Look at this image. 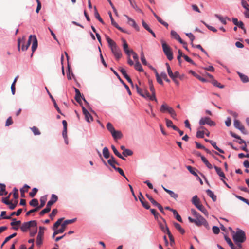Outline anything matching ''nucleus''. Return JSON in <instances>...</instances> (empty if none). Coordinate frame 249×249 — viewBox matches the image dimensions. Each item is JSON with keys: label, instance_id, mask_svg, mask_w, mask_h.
<instances>
[{"label": "nucleus", "instance_id": "obj_5", "mask_svg": "<svg viewBox=\"0 0 249 249\" xmlns=\"http://www.w3.org/2000/svg\"><path fill=\"white\" fill-rule=\"evenodd\" d=\"M192 202L195 206L201 211L203 213L206 215H208V212L206 209L203 207V206L200 204L199 199L198 198L197 196L195 195L192 198Z\"/></svg>", "mask_w": 249, "mask_h": 249}, {"label": "nucleus", "instance_id": "obj_46", "mask_svg": "<svg viewBox=\"0 0 249 249\" xmlns=\"http://www.w3.org/2000/svg\"><path fill=\"white\" fill-rule=\"evenodd\" d=\"M173 213L176 217V218L177 219V220H178V221H179L180 222H182V218H181V216L178 214L177 211L176 210H174V211H173Z\"/></svg>", "mask_w": 249, "mask_h": 249}, {"label": "nucleus", "instance_id": "obj_47", "mask_svg": "<svg viewBox=\"0 0 249 249\" xmlns=\"http://www.w3.org/2000/svg\"><path fill=\"white\" fill-rule=\"evenodd\" d=\"M30 205L33 207H37L38 205V201L37 199H33L30 202Z\"/></svg>", "mask_w": 249, "mask_h": 249}, {"label": "nucleus", "instance_id": "obj_31", "mask_svg": "<svg viewBox=\"0 0 249 249\" xmlns=\"http://www.w3.org/2000/svg\"><path fill=\"white\" fill-rule=\"evenodd\" d=\"M170 108V107L164 103L161 105L160 110V112L164 113L166 111L168 112Z\"/></svg>", "mask_w": 249, "mask_h": 249}, {"label": "nucleus", "instance_id": "obj_4", "mask_svg": "<svg viewBox=\"0 0 249 249\" xmlns=\"http://www.w3.org/2000/svg\"><path fill=\"white\" fill-rule=\"evenodd\" d=\"M161 42L164 54L166 55L169 60H172L173 58V56L171 48L164 41L162 40Z\"/></svg>", "mask_w": 249, "mask_h": 249}, {"label": "nucleus", "instance_id": "obj_15", "mask_svg": "<svg viewBox=\"0 0 249 249\" xmlns=\"http://www.w3.org/2000/svg\"><path fill=\"white\" fill-rule=\"evenodd\" d=\"M58 200L57 196L55 194H52L51 196V199L48 202L47 204V206H48L50 208L52 205H53L54 203H55Z\"/></svg>", "mask_w": 249, "mask_h": 249}, {"label": "nucleus", "instance_id": "obj_16", "mask_svg": "<svg viewBox=\"0 0 249 249\" xmlns=\"http://www.w3.org/2000/svg\"><path fill=\"white\" fill-rule=\"evenodd\" d=\"M119 70L122 73L124 77L127 80V81L131 84H133L132 81L130 77L127 75L126 71L123 68L120 67Z\"/></svg>", "mask_w": 249, "mask_h": 249}, {"label": "nucleus", "instance_id": "obj_49", "mask_svg": "<svg viewBox=\"0 0 249 249\" xmlns=\"http://www.w3.org/2000/svg\"><path fill=\"white\" fill-rule=\"evenodd\" d=\"M123 154L125 157L131 156L133 154V152L129 149H126L123 152Z\"/></svg>", "mask_w": 249, "mask_h": 249}, {"label": "nucleus", "instance_id": "obj_39", "mask_svg": "<svg viewBox=\"0 0 249 249\" xmlns=\"http://www.w3.org/2000/svg\"><path fill=\"white\" fill-rule=\"evenodd\" d=\"M64 218H61L57 220V221L54 223L53 229L54 230H57V228L61 225L62 222L63 221Z\"/></svg>", "mask_w": 249, "mask_h": 249}, {"label": "nucleus", "instance_id": "obj_21", "mask_svg": "<svg viewBox=\"0 0 249 249\" xmlns=\"http://www.w3.org/2000/svg\"><path fill=\"white\" fill-rule=\"evenodd\" d=\"M151 68L152 70H154V71L155 73L156 78L157 82L160 85H163V82L161 79L162 77L160 76V75H159V74L158 73V72L157 71V70L155 69H154L152 67Z\"/></svg>", "mask_w": 249, "mask_h": 249}, {"label": "nucleus", "instance_id": "obj_23", "mask_svg": "<svg viewBox=\"0 0 249 249\" xmlns=\"http://www.w3.org/2000/svg\"><path fill=\"white\" fill-rule=\"evenodd\" d=\"M207 194L212 199L213 201L215 202L217 200V196L210 189L206 190Z\"/></svg>", "mask_w": 249, "mask_h": 249}, {"label": "nucleus", "instance_id": "obj_53", "mask_svg": "<svg viewBox=\"0 0 249 249\" xmlns=\"http://www.w3.org/2000/svg\"><path fill=\"white\" fill-rule=\"evenodd\" d=\"M11 195V193H10L9 195L6 197L2 198V202L5 204H10V201H9L10 196Z\"/></svg>", "mask_w": 249, "mask_h": 249}, {"label": "nucleus", "instance_id": "obj_24", "mask_svg": "<svg viewBox=\"0 0 249 249\" xmlns=\"http://www.w3.org/2000/svg\"><path fill=\"white\" fill-rule=\"evenodd\" d=\"M30 188V187L29 186H28L27 184H25L24 185L23 187L22 188L20 189V193H21V196L22 197H25L24 193L25 192H27L28 190V189H29Z\"/></svg>", "mask_w": 249, "mask_h": 249}, {"label": "nucleus", "instance_id": "obj_55", "mask_svg": "<svg viewBox=\"0 0 249 249\" xmlns=\"http://www.w3.org/2000/svg\"><path fill=\"white\" fill-rule=\"evenodd\" d=\"M187 168L188 170V171L193 175H194L196 177H198V175L197 173L194 171V169L191 167V166H187Z\"/></svg>", "mask_w": 249, "mask_h": 249}, {"label": "nucleus", "instance_id": "obj_7", "mask_svg": "<svg viewBox=\"0 0 249 249\" xmlns=\"http://www.w3.org/2000/svg\"><path fill=\"white\" fill-rule=\"evenodd\" d=\"M109 47L115 58L118 60L122 56L120 48L117 46L116 43L114 44Z\"/></svg>", "mask_w": 249, "mask_h": 249}, {"label": "nucleus", "instance_id": "obj_30", "mask_svg": "<svg viewBox=\"0 0 249 249\" xmlns=\"http://www.w3.org/2000/svg\"><path fill=\"white\" fill-rule=\"evenodd\" d=\"M111 148L115 155H116L120 159H122L124 160H125V159L123 156H122V155L118 151V150L116 149V148L113 145H111Z\"/></svg>", "mask_w": 249, "mask_h": 249}, {"label": "nucleus", "instance_id": "obj_8", "mask_svg": "<svg viewBox=\"0 0 249 249\" xmlns=\"http://www.w3.org/2000/svg\"><path fill=\"white\" fill-rule=\"evenodd\" d=\"M195 224L197 226L204 225L206 228H209L207 221L201 215L196 217Z\"/></svg>", "mask_w": 249, "mask_h": 249}, {"label": "nucleus", "instance_id": "obj_38", "mask_svg": "<svg viewBox=\"0 0 249 249\" xmlns=\"http://www.w3.org/2000/svg\"><path fill=\"white\" fill-rule=\"evenodd\" d=\"M49 94L50 95V98L52 99V101L53 102V104H54V106L55 107V108H56V109L57 110V111L59 113H61V111H60V108H59L58 106H57L54 99L53 98V97L52 96V95L49 93V92L48 91H47Z\"/></svg>", "mask_w": 249, "mask_h": 249}, {"label": "nucleus", "instance_id": "obj_51", "mask_svg": "<svg viewBox=\"0 0 249 249\" xmlns=\"http://www.w3.org/2000/svg\"><path fill=\"white\" fill-rule=\"evenodd\" d=\"M146 196L155 206L158 204V202L156 201L149 195L147 194H146Z\"/></svg>", "mask_w": 249, "mask_h": 249}, {"label": "nucleus", "instance_id": "obj_32", "mask_svg": "<svg viewBox=\"0 0 249 249\" xmlns=\"http://www.w3.org/2000/svg\"><path fill=\"white\" fill-rule=\"evenodd\" d=\"M214 169H215V171L217 173V174L221 178H225V174L222 172L221 169L219 167H218L216 166H214Z\"/></svg>", "mask_w": 249, "mask_h": 249}, {"label": "nucleus", "instance_id": "obj_28", "mask_svg": "<svg viewBox=\"0 0 249 249\" xmlns=\"http://www.w3.org/2000/svg\"><path fill=\"white\" fill-rule=\"evenodd\" d=\"M201 159L202 161L209 169H211L213 168L212 165L209 162L208 160L205 157H204L203 156H201Z\"/></svg>", "mask_w": 249, "mask_h": 249}, {"label": "nucleus", "instance_id": "obj_12", "mask_svg": "<svg viewBox=\"0 0 249 249\" xmlns=\"http://www.w3.org/2000/svg\"><path fill=\"white\" fill-rule=\"evenodd\" d=\"M82 111L85 115V119L89 123L93 121L92 116L84 107H82Z\"/></svg>", "mask_w": 249, "mask_h": 249}, {"label": "nucleus", "instance_id": "obj_11", "mask_svg": "<svg viewBox=\"0 0 249 249\" xmlns=\"http://www.w3.org/2000/svg\"><path fill=\"white\" fill-rule=\"evenodd\" d=\"M45 228L39 227V230L36 238V244L40 246L42 244V239L44 235Z\"/></svg>", "mask_w": 249, "mask_h": 249}, {"label": "nucleus", "instance_id": "obj_64", "mask_svg": "<svg viewBox=\"0 0 249 249\" xmlns=\"http://www.w3.org/2000/svg\"><path fill=\"white\" fill-rule=\"evenodd\" d=\"M236 197L239 199V200L242 201L243 202L246 203V204H247L248 205H249V201L248 199L243 197L242 196H236Z\"/></svg>", "mask_w": 249, "mask_h": 249}, {"label": "nucleus", "instance_id": "obj_10", "mask_svg": "<svg viewBox=\"0 0 249 249\" xmlns=\"http://www.w3.org/2000/svg\"><path fill=\"white\" fill-rule=\"evenodd\" d=\"M233 124L236 128L240 130L244 134H248L244 126L241 124V122L239 120L236 119L234 120Z\"/></svg>", "mask_w": 249, "mask_h": 249}, {"label": "nucleus", "instance_id": "obj_35", "mask_svg": "<svg viewBox=\"0 0 249 249\" xmlns=\"http://www.w3.org/2000/svg\"><path fill=\"white\" fill-rule=\"evenodd\" d=\"M155 17L157 18L158 21L162 25H164L166 28L168 26V24L163 21L160 17H159L157 15L155 14Z\"/></svg>", "mask_w": 249, "mask_h": 249}, {"label": "nucleus", "instance_id": "obj_61", "mask_svg": "<svg viewBox=\"0 0 249 249\" xmlns=\"http://www.w3.org/2000/svg\"><path fill=\"white\" fill-rule=\"evenodd\" d=\"M224 238H225L226 241L227 242V243L229 244V245L230 246V247H233V244L231 240L226 235L224 236Z\"/></svg>", "mask_w": 249, "mask_h": 249}, {"label": "nucleus", "instance_id": "obj_34", "mask_svg": "<svg viewBox=\"0 0 249 249\" xmlns=\"http://www.w3.org/2000/svg\"><path fill=\"white\" fill-rule=\"evenodd\" d=\"M103 154L104 157L106 159H108L109 157H110L109 151V150L107 148V147H104L103 148Z\"/></svg>", "mask_w": 249, "mask_h": 249}, {"label": "nucleus", "instance_id": "obj_33", "mask_svg": "<svg viewBox=\"0 0 249 249\" xmlns=\"http://www.w3.org/2000/svg\"><path fill=\"white\" fill-rule=\"evenodd\" d=\"M21 224L20 221H12L11 223V225L13 226V229L17 230L18 229V226L20 225Z\"/></svg>", "mask_w": 249, "mask_h": 249}, {"label": "nucleus", "instance_id": "obj_58", "mask_svg": "<svg viewBox=\"0 0 249 249\" xmlns=\"http://www.w3.org/2000/svg\"><path fill=\"white\" fill-rule=\"evenodd\" d=\"M38 191V189L36 188H34L32 191L29 193V196L31 197H33L35 196L36 194L37 193Z\"/></svg>", "mask_w": 249, "mask_h": 249}, {"label": "nucleus", "instance_id": "obj_2", "mask_svg": "<svg viewBox=\"0 0 249 249\" xmlns=\"http://www.w3.org/2000/svg\"><path fill=\"white\" fill-rule=\"evenodd\" d=\"M231 234L232 235V238L234 242L243 243L246 241L245 232L240 229H237L236 232L232 231Z\"/></svg>", "mask_w": 249, "mask_h": 249}, {"label": "nucleus", "instance_id": "obj_20", "mask_svg": "<svg viewBox=\"0 0 249 249\" xmlns=\"http://www.w3.org/2000/svg\"><path fill=\"white\" fill-rule=\"evenodd\" d=\"M165 229L166 230L167 234H168V237H169V239H170V245H171V246H173L174 244H175V241H174V237L172 235V234H171V233L169 228H168V227H166Z\"/></svg>", "mask_w": 249, "mask_h": 249}, {"label": "nucleus", "instance_id": "obj_36", "mask_svg": "<svg viewBox=\"0 0 249 249\" xmlns=\"http://www.w3.org/2000/svg\"><path fill=\"white\" fill-rule=\"evenodd\" d=\"M215 17H216L223 24H226L227 22L226 21V18H227L228 20H230V19L228 18H224L222 16L219 15L215 14Z\"/></svg>", "mask_w": 249, "mask_h": 249}, {"label": "nucleus", "instance_id": "obj_42", "mask_svg": "<svg viewBox=\"0 0 249 249\" xmlns=\"http://www.w3.org/2000/svg\"><path fill=\"white\" fill-rule=\"evenodd\" d=\"M107 128L111 134L115 131L113 125L110 123H108L107 124Z\"/></svg>", "mask_w": 249, "mask_h": 249}, {"label": "nucleus", "instance_id": "obj_63", "mask_svg": "<svg viewBox=\"0 0 249 249\" xmlns=\"http://www.w3.org/2000/svg\"><path fill=\"white\" fill-rule=\"evenodd\" d=\"M160 76L166 82L169 83L170 80L168 78L166 73L164 72L161 73Z\"/></svg>", "mask_w": 249, "mask_h": 249}, {"label": "nucleus", "instance_id": "obj_48", "mask_svg": "<svg viewBox=\"0 0 249 249\" xmlns=\"http://www.w3.org/2000/svg\"><path fill=\"white\" fill-rule=\"evenodd\" d=\"M122 42L123 43V49L124 52H126V51L128 50V45L126 41L124 39H122Z\"/></svg>", "mask_w": 249, "mask_h": 249}, {"label": "nucleus", "instance_id": "obj_56", "mask_svg": "<svg viewBox=\"0 0 249 249\" xmlns=\"http://www.w3.org/2000/svg\"><path fill=\"white\" fill-rule=\"evenodd\" d=\"M114 169L116 171H117L120 173V174L121 175H122V176H123L126 180H128V179L127 178L125 177L123 170L121 168L116 167L114 168Z\"/></svg>", "mask_w": 249, "mask_h": 249}, {"label": "nucleus", "instance_id": "obj_44", "mask_svg": "<svg viewBox=\"0 0 249 249\" xmlns=\"http://www.w3.org/2000/svg\"><path fill=\"white\" fill-rule=\"evenodd\" d=\"M168 112L170 114L171 116L173 119H176L177 114H176V113L175 111L174 110V109L172 107H170V108L169 110H168Z\"/></svg>", "mask_w": 249, "mask_h": 249}, {"label": "nucleus", "instance_id": "obj_27", "mask_svg": "<svg viewBox=\"0 0 249 249\" xmlns=\"http://www.w3.org/2000/svg\"><path fill=\"white\" fill-rule=\"evenodd\" d=\"M238 75L239 76L241 81L243 83H247V82H249V78L247 75H246L242 73H240V72H238Z\"/></svg>", "mask_w": 249, "mask_h": 249}, {"label": "nucleus", "instance_id": "obj_17", "mask_svg": "<svg viewBox=\"0 0 249 249\" xmlns=\"http://www.w3.org/2000/svg\"><path fill=\"white\" fill-rule=\"evenodd\" d=\"M107 163L114 169L116 167V164L117 165H119L113 156H110V158L107 160Z\"/></svg>", "mask_w": 249, "mask_h": 249}, {"label": "nucleus", "instance_id": "obj_37", "mask_svg": "<svg viewBox=\"0 0 249 249\" xmlns=\"http://www.w3.org/2000/svg\"><path fill=\"white\" fill-rule=\"evenodd\" d=\"M18 78V76H17V77H15V78L11 86V91H12V93L13 95H14L15 93V91H16L15 84L17 82Z\"/></svg>", "mask_w": 249, "mask_h": 249}, {"label": "nucleus", "instance_id": "obj_3", "mask_svg": "<svg viewBox=\"0 0 249 249\" xmlns=\"http://www.w3.org/2000/svg\"><path fill=\"white\" fill-rule=\"evenodd\" d=\"M76 220V218H73L70 220H66L61 224V227L60 229L56 230L53 232L52 238H54L55 235L59 233H62L64 232L66 230V226L68 224H70L74 223Z\"/></svg>", "mask_w": 249, "mask_h": 249}, {"label": "nucleus", "instance_id": "obj_41", "mask_svg": "<svg viewBox=\"0 0 249 249\" xmlns=\"http://www.w3.org/2000/svg\"><path fill=\"white\" fill-rule=\"evenodd\" d=\"M135 69L140 72L143 71V69L139 62H137L134 65Z\"/></svg>", "mask_w": 249, "mask_h": 249}, {"label": "nucleus", "instance_id": "obj_19", "mask_svg": "<svg viewBox=\"0 0 249 249\" xmlns=\"http://www.w3.org/2000/svg\"><path fill=\"white\" fill-rule=\"evenodd\" d=\"M162 187L166 192L169 194L171 197L174 198L175 199L178 198V195L177 194L174 193L173 191L171 190L166 189L163 185H162Z\"/></svg>", "mask_w": 249, "mask_h": 249}, {"label": "nucleus", "instance_id": "obj_9", "mask_svg": "<svg viewBox=\"0 0 249 249\" xmlns=\"http://www.w3.org/2000/svg\"><path fill=\"white\" fill-rule=\"evenodd\" d=\"M201 125H205L207 124L210 126H214L215 123L214 122L211 120V119L207 117H203L200 119L199 122Z\"/></svg>", "mask_w": 249, "mask_h": 249}, {"label": "nucleus", "instance_id": "obj_52", "mask_svg": "<svg viewBox=\"0 0 249 249\" xmlns=\"http://www.w3.org/2000/svg\"><path fill=\"white\" fill-rule=\"evenodd\" d=\"M16 235H17V233H13V234H12L10 235V236H8V237H7L5 239V240H4V242H3V244H2V245H4V244H5V243H7V242H8V241H9L11 239H12V238H13L15 237Z\"/></svg>", "mask_w": 249, "mask_h": 249}, {"label": "nucleus", "instance_id": "obj_54", "mask_svg": "<svg viewBox=\"0 0 249 249\" xmlns=\"http://www.w3.org/2000/svg\"><path fill=\"white\" fill-rule=\"evenodd\" d=\"M31 130L33 133L34 134V135H38L40 134V131L39 130L38 128H37L36 126H33V127H32Z\"/></svg>", "mask_w": 249, "mask_h": 249}, {"label": "nucleus", "instance_id": "obj_45", "mask_svg": "<svg viewBox=\"0 0 249 249\" xmlns=\"http://www.w3.org/2000/svg\"><path fill=\"white\" fill-rule=\"evenodd\" d=\"M204 133L205 131L203 129H202V130H198L196 133V136L197 138H203L204 136Z\"/></svg>", "mask_w": 249, "mask_h": 249}, {"label": "nucleus", "instance_id": "obj_50", "mask_svg": "<svg viewBox=\"0 0 249 249\" xmlns=\"http://www.w3.org/2000/svg\"><path fill=\"white\" fill-rule=\"evenodd\" d=\"M51 210V208L50 207H49L48 206H46V208H45L44 209H43V210H42L40 213H39V214L41 215V216H42L43 215H44V214L46 213H48V212H49Z\"/></svg>", "mask_w": 249, "mask_h": 249}, {"label": "nucleus", "instance_id": "obj_43", "mask_svg": "<svg viewBox=\"0 0 249 249\" xmlns=\"http://www.w3.org/2000/svg\"><path fill=\"white\" fill-rule=\"evenodd\" d=\"M111 19V24L114 27H115L116 28H117L119 30H120V31H121L122 32H124L123 29L122 28H121L116 22H115V21H114L112 16H111V19Z\"/></svg>", "mask_w": 249, "mask_h": 249}, {"label": "nucleus", "instance_id": "obj_29", "mask_svg": "<svg viewBox=\"0 0 249 249\" xmlns=\"http://www.w3.org/2000/svg\"><path fill=\"white\" fill-rule=\"evenodd\" d=\"M174 226L175 227V228L178 230L180 233L182 234H184L185 233L184 230L181 227L180 224H179L178 223L174 222Z\"/></svg>", "mask_w": 249, "mask_h": 249}, {"label": "nucleus", "instance_id": "obj_14", "mask_svg": "<svg viewBox=\"0 0 249 249\" xmlns=\"http://www.w3.org/2000/svg\"><path fill=\"white\" fill-rule=\"evenodd\" d=\"M139 194L140 196H139V198L142 206L146 209H149L150 208V206L149 205L148 202L144 201V197L141 192H140Z\"/></svg>", "mask_w": 249, "mask_h": 249}, {"label": "nucleus", "instance_id": "obj_60", "mask_svg": "<svg viewBox=\"0 0 249 249\" xmlns=\"http://www.w3.org/2000/svg\"><path fill=\"white\" fill-rule=\"evenodd\" d=\"M166 65L167 67V72L170 77H173V73L172 72L171 69L170 68V67L169 66V64L168 63H166Z\"/></svg>", "mask_w": 249, "mask_h": 249}, {"label": "nucleus", "instance_id": "obj_59", "mask_svg": "<svg viewBox=\"0 0 249 249\" xmlns=\"http://www.w3.org/2000/svg\"><path fill=\"white\" fill-rule=\"evenodd\" d=\"M141 61L143 65H147V61L146 60V59L145 58V56H144L143 52H142L141 53Z\"/></svg>", "mask_w": 249, "mask_h": 249}, {"label": "nucleus", "instance_id": "obj_1", "mask_svg": "<svg viewBox=\"0 0 249 249\" xmlns=\"http://www.w3.org/2000/svg\"><path fill=\"white\" fill-rule=\"evenodd\" d=\"M26 41V37L25 36H23L21 38H19L18 39V50H20V45H22L21 47V50L22 51H26L29 47L30 46L31 42H32V53H34V52L36 51L37 47L38 45V42H37V39L36 37V36L35 35H30L28 40L26 42L27 43V46L26 47H24V43H25ZM33 54H32V55Z\"/></svg>", "mask_w": 249, "mask_h": 249}, {"label": "nucleus", "instance_id": "obj_62", "mask_svg": "<svg viewBox=\"0 0 249 249\" xmlns=\"http://www.w3.org/2000/svg\"><path fill=\"white\" fill-rule=\"evenodd\" d=\"M13 197L15 199L18 197V191L16 188H14L13 189Z\"/></svg>", "mask_w": 249, "mask_h": 249}, {"label": "nucleus", "instance_id": "obj_22", "mask_svg": "<svg viewBox=\"0 0 249 249\" xmlns=\"http://www.w3.org/2000/svg\"><path fill=\"white\" fill-rule=\"evenodd\" d=\"M230 134L231 135V136L232 137L236 138L239 140V141L236 142L239 144H241L242 143L245 144V143H246L245 141L244 140H243V139H242L241 138V137L240 136H239L238 135H236V134H235L234 133H233L232 132H230Z\"/></svg>", "mask_w": 249, "mask_h": 249}, {"label": "nucleus", "instance_id": "obj_13", "mask_svg": "<svg viewBox=\"0 0 249 249\" xmlns=\"http://www.w3.org/2000/svg\"><path fill=\"white\" fill-rule=\"evenodd\" d=\"M149 82L150 90L152 93L151 97H150V100H152V101L155 100L156 102H157V100L156 98V96H155V90L153 85L151 81H149Z\"/></svg>", "mask_w": 249, "mask_h": 249}, {"label": "nucleus", "instance_id": "obj_25", "mask_svg": "<svg viewBox=\"0 0 249 249\" xmlns=\"http://www.w3.org/2000/svg\"><path fill=\"white\" fill-rule=\"evenodd\" d=\"M112 136L113 137L114 139H121L123 135L121 131H115L112 134Z\"/></svg>", "mask_w": 249, "mask_h": 249}, {"label": "nucleus", "instance_id": "obj_26", "mask_svg": "<svg viewBox=\"0 0 249 249\" xmlns=\"http://www.w3.org/2000/svg\"><path fill=\"white\" fill-rule=\"evenodd\" d=\"M47 200V196H45L40 198V204L39 206H37V208L40 210L41 208L43 207L45 205L46 201Z\"/></svg>", "mask_w": 249, "mask_h": 249}, {"label": "nucleus", "instance_id": "obj_18", "mask_svg": "<svg viewBox=\"0 0 249 249\" xmlns=\"http://www.w3.org/2000/svg\"><path fill=\"white\" fill-rule=\"evenodd\" d=\"M128 19V24L133 26L137 31H139V27L138 25L136 24L134 19L131 18H130L127 17Z\"/></svg>", "mask_w": 249, "mask_h": 249}, {"label": "nucleus", "instance_id": "obj_57", "mask_svg": "<svg viewBox=\"0 0 249 249\" xmlns=\"http://www.w3.org/2000/svg\"><path fill=\"white\" fill-rule=\"evenodd\" d=\"M58 211L56 209H53L52 213L50 214V217L52 220H53L55 216L56 215Z\"/></svg>", "mask_w": 249, "mask_h": 249}, {"label": "nucleus", "instance_id": "obj_6", "mask_svg": "<svg viewBox=\"0 0 249 249\" xmlns=\"http://www.w3.org/2000/svg\"><path fill=\"white\" fill-rule=\"evenodd\" d=\"M37 222L36 220H32L29 222H24L20 227L21 231L26 232L31 227H36Z\"/></svg>", "mask_w": 249, "mask_h": 249}, {"label": "nucleus", "instance_id": "obj_40", "mask_svg": "<svg viewBox=\"0 0 249 249\" xmlns=\"http://www.w3.org/2000/svg\"><path fill=\"white\" fill-rule=\"evenodd\" d=\"M212 83L213 86L219 88L220 89H223L224 88V86L223 85L221 84L216 80H213L212 81Z\"/></svg>", "mask_w": 249, "mask_h": 249}]
</instances>
